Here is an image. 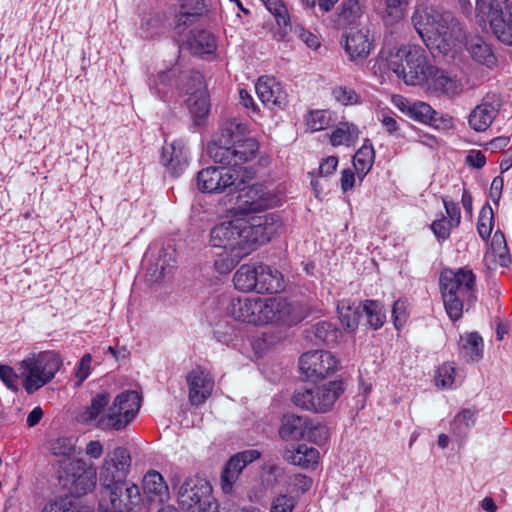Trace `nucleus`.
Listing matches in <instances>:
<instances>
[{
	"label": "nucleus",
	"instance_id": "nucleus-1",
	"mask_svg": "<svg viewBox=\"0 0 512 512\" xmlns=\"http://www.w3.org/2000/svg\"><path fill=\"white\" fill-rule=\"evenodd\" d=\"M277 203L278 199L262 185H253L239 196L236 206L228 212L231 219L210 231V245L223 249L228 255L215 262L218 272L229 273L242 258L281 231L282 223L276 215H252Z\"/></svg>",
	"mask_w": 512,
	"mask_h": 512
},
{
	"label": "nucleus",
	"instance_id": "nucleus-2",
	"mask_svg": "<svg viewBox=\"0 0 512 512\" xmlns=\"http://www.w3.org/2000/svg\"><path fill=\"white\" fill-rule=\"evenodd\" d=\"M110 400L108 392L96 393L90 404L78 412L77 421L103 431L124 429L138 413L141 398L135 391H124L115 397L111 405Z\"/></svg>",
	"mask_w": 512,
	"mask_h": 512
},
{
	"label": "nucleus",
	"instance_id": "nucleus-3",
	"mask_svg": "<svg viewBox=\"0 0 512 512\" xmlns=\"http://www.w3.org/2000/svg\"><path fill=\"white\" fill-rule=\"evenodd\" d=\"M248 126L236 120L225 122L218 141L208 145L209 156L218 163L240 165L253 160L258 151V143L251 137Z\"/></svg>",
	"mask_w": 512,
	"mask_h": 512
},
{
	"label": "nucleus",
	"instance_id": "nucleus-4",
	"mask_svg": "<svg viewBox=\"0 0 512 512\" xmlns=\"http://www.w3.org/2000/svg\"><path fill=\"white\" fill-rule=\"evenodd\" d=\"M412 23L428 48L447 50L462 35L458 21L449 12L419 5L412 15Z\"/></svg>",
	"mask_w": 512,
	"mask_h": 512
},
{
	"label": "nucleus",
	"instance_id": "nucleus-5",
	"mask_svg": "<svg viewBox=\"0 0 512 512\" xmlns=\"http://www.w3.org/2000/svg\"><path fill=\"white\" fill-rule=\"evenodd\" d=\"M130 466L131 456L126 448L117 447L106 454L99 471L102 486L101 507L115 510L124 505L125 490L129 486L126 477Z\"/></svg>",
	"mask_w": 512,
	"mask_h": 512
},
{
	"label": "nucleus",
	"instance_id": "nucleus-6",
	"mask_svg": "<svg viewBox=\"0 0 512 512\" xmlns=\"http://www.w3.org/2000/svg\"><path fill=\"white\" fill-rule=\"evenodd\" d=\"M475 274L467 268L446 269L440 276L444 307L452 321L462 317L476 300Z\"/></svg>",
	"mask_w": 512,
	"mask_h": 512
},
{
	"label": "nucleus",
	"instance_id": "nucleus-7",
	"mask_svg": "<svg viewBox=\"0 0 512 512\" xmlns=\"http://www.w3.org/2000/svg\"><path fill=\"white\" fill-rule=\"evenodd\" d=\"M387 67L407 85H424L429 81L433 65L426 51L418 45L406 44L383 52Z\"/></svg>",
	"mask_w": 512,
	"mask_h": 512
},
{
	"label": "nucleus",
	"instance_id": "nucleus-8",
	"mask_svg": "<svg viewBox=\"0 0 512 512\" xmlns=\"http://www.w3.org/2000/svg\"><path fill=\"white\" fill-rule=\"evenodd\" d=\"M233 283L237 290L244 293H277L285 288L283 275L263 263L241 265L233 275Z\"/></svg>",
	"mask_w": 512,
	"mask_h": 512
},
{
	"label": "nucleus",
	"instance_id": "nucleus-9",
	"mask_svg": "<svg viewBox=\"0 0 512 512\" xmlns=\"http://www.w3.org/2000/svg\"><path fill=\"white\" fill-rule=\"evenodd\" d=\"M62 361L54 351L30 353L18 363L22 384L28 394H33L49 383L59 371Z\"/></svg>",
	"mask_w": 512,
	"mask_h": 512
},
{
	"label": "nucleus",
	"instance_id": "nucleus-10",
	"mask_svg": "<svg viewBox=\"0 0 512 512\" xmlns=\"http://www.w3.org/2000/svg\"><path fill=\"white\" fill-rule=\"evenodd\" d=\"M217 167L210 166L197 174V187L203 193H223L227 189H240L253 178V171L244 164Z\"/></svg>",
	"mask_w": 512,
	"mask_h": 512
},
{
	"label": "nucleus",
	"instance_id": "nucleus-11",
	"mask_svg": "<svg viewBox=\"0 0 512 512\" xmlns=\"http://www.w3.org/2000/svg\"><path fill=\"white\" fill-rule=\"evenodd\" d=\"M344 391L343 381L333 380L296 391L293 395V402L303 410L313 413H326L333 408Z\"/></svg>",
	"mask_w": 512,
	"mask_h": 512
},
{
	"label": "nucleus",
	"instance_id": "nucleus-12",
	"mask_svg": "<svg viewBox=\"0 0 512 512\" xmlns=\"http://www.w3.org/2000/svg\"><path fill=\"white\" fill-rule=\"evenodd\" d=\"M178 503L184 512H218L210 483L198 476L188 477L180 485Z\"/></svg>",
	"mask_w": 512,
	"mask_h": 512
},
{
	"label": "nucleus",
	"instance_id": "nucleus-13",
	"mask_svg": "<svg viewBox=\"0 0 512 512\" xmlns=\"http://www.w3.org/2000/svg\"><path fill=\"white\" fill-rule=\"evenodd\" d=\"M264 327L287 329L305 317L303 307L282 296L264 297Z\"/></svg>",
	"mask_w": 512,
	"mask_h": 512
},
{
	"label": "nucleus",
	"instance_id": "nucleus-14",
	"mask_svg": "<svg viewBox=\"0 0 512 512\" xmlns=\"http://www.w3.org/2000/svg\"><path fill=\"white\" fill-rule=\"evenodd\" d=\"M229 316L255 327H264V297H236L227 306Z\"/></svg>",
	"mask_w": 512,
	"mask_h": 512
},
{
	"label": "nucleus",
	"instance_id": "nucleus-15",
	"mask_svg": "<svg viewBox=\"0 0 512 512\" xmlns=\"http://www.w3.org/2000/svg\"><path fill=\"white\" fill-rule=\"evenodd\" d=\"M299 367L308 379H321L337 370L338 361L329 351L314 350L301 355Z\"/></svg>",
	"mask_w": 512,
	"mask_h": 512
},
{
	"label": "nucleus",
	"instance_id": "nucleus-16",
	"mask_svg": "<svg viewBox=\"0 0 512 512\" xmlns=\"http://www.w3.org/2000/svg\"><path fill=\"white\" fill-rule=\"evenodd\" d=\"M343 38L345 52L355 63H362L374 47V37L367 26L350 27Z\"/></svg>",
	"mask_w": 512,
	"mask_h": 512
},
{
	"label": "nucleus",
	"instance_id": "nucleus-17",
	"mask_svg": "<svg viewBox=\"0 0 512 512\" xmlns=\"http://www.w3.org/2000/svg\"><path fill=\"white\" fill-rule=\"evenodd\" d=\"M188 386V400L191 405L203 404L211 395L214 389V379L209 371L197 366L186 376Z\"/></svg>",
	"mask_w": 512,
	"mask_h": 512
},
{
	"label": "nucleus",
	"instance_id": "nucleus-18",
	"mask_svg": "<svg viewBox=\"0 0 512 512\" xmlns=\"http://www.w3.org/2000/svg\"><path fill=\"white\" fill-rule=\"evenodd\" d=\"M258 98L270 110L282 109L288 103V95L282 84L272 76H261L255 84Z\"/></svg>",
	"mask_w": 512,
	"mask_h": 512
},
{
	"label": "nucleus",
	"instance_id": "nucleus-19",
	"mask_svg": "<svg viewBox=\"0 0 512 512\" xmlns=\"http://www.w3.org/2000/svg\"><path fill=\"white\" fill-rule=\"evenodd\" d=\"M260 452L257 450H246L231 457L221 473L220 485L225 494H231L233 486L247 464L257 460Z\"/></svg>",
	"mask_w": 512,
	"mask_h": 512
},
{
	"label": "nucleus",
	"instance_id": "nucleus-20",
	"mask_svg": "<svg viewBox=\"0 0 512 512\" xmlns=\"http://www.w3.org/2000/svg\"><path fill=\"white\" fill-rule=\"evenodd\" d=\"M500 106L498 96L486 95L482 102L471 111L468 119L470 127L477 132L486 131L496 118Z\"/></svg>",
	"mask_w": 512,
	"mask_h": 512
},
{
	"label": "nucleus",
	"instance_id": "nucleus-21",
	"mask_svg": "<svg viewBox=\"0 0 512 512\" xmlns=\"http://www.w3.org/2000/svg\"><path fill=\"white\" fill-rule=\"evenodd\" d=\"M144 498L150 504H163L170 498L169 487L164 477L156 470H149L143 477Z\"/></svg>",
	"mask_w": 512,
	"mask_h": 512
},
{
	"label": "nucleus",
	"instance_id": "nucleus-22",
	"mask_svg": "<svg viewBox=\"0 0 512 512\" xmlns=\"http://www.w3.org/2000/svg\"><path fill=\"white\" fill-rule=\"evenodd\" d=\"M205 10L203 0H181L174 11V29L182 32L202 16Z\"/></svg>",
	"mask_w": 512,
	"mask_h": 512
},
{
	"label": "nucleus",
	"instance_id": "nucleus-23",
	"mask_svg": "<svg viewBox=\"0 0 512 512\" xmlns=\"http://www.w3.org/2000/svg\"><path fill=\"white\" fill-rule=\"evenodd\" d=\"M191 79L193 80L196 89L194 92H190V89L186 90L187 93H190V96L187 99V105L195 123L200 124L209 112V103L204 90L202 76L199 73H194L191 76Z\"/></svg>",
	"mask_w": 512,
	"mask_h": 512
},
{
	"label": "nucleus",
	"instance_id": "nucleus-24",
	"mask_svg": "<svg viewBox=\"0 0 512 512\" xmlns=\"http://www.w3.org/2000/svg\"><path fill=\"white\" fill-rule=\"evenodd\" d=\"M161 162L173 175H179L188 163L185 144L182 141L166 144L162 149Z\"/></svg>",
	"mask_w": 512,
	"mask_h": 512
},
{
	"label": "nucleus",
	"instance_id": "nucleus-25",
	"mask_svg": "<svg viewBox=\"0 0 512 512\" xmlns=\"http://www.w3.org/2000/svg\"><path fill=\"white\" fill-rule=\"evenodd\" d=\"M425 84L429 89L448 95H459L463 89L461 82L456 78L447 74L445 71L433 66L429 81Z\"/></svg>",
	"mask_w": 512,
	"mask_h": 512
},
{
	"label": "nucleus",
	"instance_id": "nucleus-26",
	"mask_svg": "<svg viewBox=\"0 0 512 512\" xmlns=\"http://www.w3.org/2000/svg\"><path fill=\"white\" fill-rule=\"evenodd\" d=\"M282 455L288 463L304 469L315 468L320 459L319 451L306 444H299L295 449L286 448Z\"/></svg>",
	"mask_w": 512,
	"mask_h": 512
},
{
	"label": "nucleus",
	"instance_id": "nucleus-27",
	"mask_svg": "<svg viewBox=\"0 0 512 512\" xmlns=\"http://www.w3.org/2000/svg\"><path fill=\"white\" fill-rule=\"evenodd\" d=\"M310 419L295 414L284 415L279 429V435L283 440H299L307 436Z\"/></svg>",
	"mask_w": 512,
	"mask_h": 512
},
{
	"label": "nucleus",
	"instance_id": "nucleus-28",
	"mask_svg": "<svg viewBox=\"0 0 512 512\" xmlns=\"http://www.w3.org/2000/svg\"><path fill=\"white\" fill-rule=\"evenodd\" d=\"M485 261L489 268H496L497 265L507 267L511 263V256L502 232L494 233L490 248L485 255Z\"/></svg>",
	"mask_w": 512,
	"mask_h": 512
},
{
	"label": "nucleus",
	"instance_id": "nucleus-29",
	"mask_svg": "<svg viewBox=\"0 0 512 512\" xmlns=\"http://www.w3.org/2000/svg\"><path fill=\"white\" fill-rule=\"evenodd\" d=\"M488 20L495 36L504 44L512 46V14L499 13L491 4Z\"/></svg>",
	"mask_w": 512,
	"mask_h": 512
},
{
	"label": "nucleus",
	"instance_id": "nucleus-30",
	"mask_svg": "<svg viewBox=\"0 0 512 512\" xmlns=\"http://www.w3.org/2000/svg\"><path fill=\"white\" fill-rule=\"evenodd\" d=\"M267 10L275 17L279 30L275 32L274 37L278 41L287 38L288 30H292L290 17L287 7L282 0H261Z\"/></svg>",
	"mask_w": 512,
	"mask_h": 512
},
{
	"label": "nucleus",
	"instance_id": "nucleus-31",
	"mask_svg": "<svg viewBox=\"0 0 512 512\" xmlns=\"http://www.w3.org/2000/svg\"><path fill=\"white\" fill-rule=\"evenodd\" d=\"M466 50L471 58L488 67L496 62V57L493 53L492 47L482 37L471 36L466 40Z\"/></svg>",
	"mask_w": 512,
	"mask_h": 512
},
{
	"label": "nucleus",
	"instance_id": "nucleus-32",
	"mask_svg": "<svg viewBox=\"0 0 512 512\" xmlns=\"http://www.w3.org/2000/svg\"><path fill=\"white\" fill-rule=\"evenodd\" d=\"M187 45L191 53L199 56L213 54L217 47L214 36L206 30L191 32Z\"/></svg>",
	"mask_w": 512,
	"mask_h": 512
},
{
	"label": "nucleus",
	"instance_id": "nucleus-33",
	"mask_svg": "<svg viewBox=\"0 0 512 512\" xmlns=\"http://www.w3.org/2000/svg\"><path fill=\"white\" fill-rule=\"evenodd\" d=\"M359 129L356 125L349 122H340L331 132L329 139L332 146L354 145L359 139Z\"/></svg>",
	"mask_w": 512,
	"mask_h": 512
},
{
	"label": "nucleus",
	"instance_id": "nucleus-34",
	"mask_svg": "<svg viewBox=\"0 0 512 512\" xmlns=\"http://www.w3.org/2000/svg\"><path fill=\"white\" fill-rule=\"evenodd\" d=\"M175 267V260L171 254L164 253L160 255L155 263L147 268V280L150 282H160L171 275Z\"/></svg>",
	"mask_w": 512,
	"mask_h": 512
},
{
	"label": "nucleus",
	"instance_id": "nucleus-35",
	"mask_svg": "<svg viewBox=\"0 0 512 512\" xmlns=\"http://www.w3.org/2000/svg\"><path fill=\"white\" fill-rule=\"evenodd\" d=\"M375 159L374 148L366 142L358 149L353 157V165L360 181L371 170Z\"/></svg>",
	"mask_w": 512,
	"mask_h": 512
},
{
	"label": "nucleus",
	"instance_id": "nucleus-36",
	"mask_svg": "<svg viewBox=\"0 0 512 512\" xmlns=\"http://www.w3.org/2000/svg\"><path fill=\"white\" fill-rule=\"evenodd\" d=\"M478 410L465 408L458 412L451 422V432L458 437H465L467 432L475 425Z\"/></svg>",
	"mask_w": 512,
	"mask_h": 512
},
{
	"label": "nucleus",
	"instance_id": "nucleus-37",
	"mask_svg": "<svg viewBox=\"0 0 512 512\" xmlns=\"http://www.w3.org/2000/svg\"><path fill=\"white\" fill-rule=\"evenodd\" d=\"M337 310L343 327L349 331H354L359 323L360 306H355L349 301L342 300L338 303Z\"/></svg>",
	"mask_w": 512,
	"mask_h": 512
},
{
	"label": "nucleus",
	"instance_id": "nucleus-38",
	"mask_svg": "<svg viewBox=\"0 0 512 512\" xmlns=\"http://www.w3.org/2000/svg\"><path fill=\"white\" fill-rule=\"evenodd\" d=\"M314 334L319 341L327 345L337 344L343 338V332L333 323L326 321L316 324Z\"/></svg>",
	"mask_w": 512,
	"mask_h": 512
},
{
	"label": "nucleus",
	"instance_id": "nucleus-39",
	"mask_svg": "<svg viewBox=\"0 0 512 512\" xmlns=\"http://www.w3.org/2000/svg\"><path fill=\"white\" fill-rule=\"evenodd\" d=\"M462 353L472 361L482 357L483 339L477 333H470L461 338Z\"/></svg>",
	"mask_w": 512,
	"mask_h": 512
},
{
	"label": "nucleus",
	"instance_id": "nucleus-40",
	"mask_svg": "<svg viewBox=\"0 0 512 512\" xmlns=\"http://www.w3.org/2000/svg\"><path fill=\"white\" fill-rule=\"evenodd\" d=\"M436 111L428 104L422 101L412 103L409 117L423 124L431 125L436 120Z\"/></svg>",
	"mask_w": 512,
	"mask_h": 512
},
{
	"label": "nucleus",
	"instance_id": "nucleus-41",
	"mask_svg": "<svg viewBox=\"0 0 512 512\" xmlns=\"http://www.w3.org/2000/svg\"><path fill=\"white\" fill-rule=\"evenodd\" d=\"M363 311L365 312L368 324L373 329H379L385 322V312L383 307L374 300H366L363 304Z\"/></svg>",
	"mask_w": 512,
	"mask_h": 512
},
{
	"label": "nucleus",
	"instance_id": "nucleus-42",
	"mask_svg": "<svg viewBox=\"0 0 512 512\" xmlns=\"http://www.w3.org/2000/svg\"><path fill=\"white\" fill-rule=\"evenodd\" d=\"M176 76V70L170 69L168 71H161L155 77L149 80V86L155 90L158 95L163 97L166 94V88L173 84Z\"/></svg>",
	"mask_w": 512,
	"mask_h": 512
},
{
	"label": "nucleus",
	"instance_id": "nucleus-43",
	"mask_svg": "<svg viewBox=\"0 0 512 512\" xmlns=\"http://www.w3.org/2000/svg\"><path fill=\"white\" fill-rule=\"evenodd\" d=\"M96 485V470L90 468L79 475L74 481V491L78 495L86 494Z\"/></svg>",
	"mask_w": 512,
	"mask_h": 512
},
{
	"label": "nucleus",
	"instance_id": "nucleus-44",
	"mask_svg": "<svg viewBox=\"0 0 512 512\" xmlns=\"http://www.w3.org/2000/svg\"><path fill=\"white\" fill-rule=\"evenodd\" d=\"M456 377V369L451 363L441 365L435 375L436 386L448 389L452 388Z\"/></svg>",
	"mask_w": 512,
	"mask_h": 512
},
{
	"label": "nucleus",
	"instance_id": "nucleus-45",
	"mask_svg": "<svg viewBox=\"0 0 512 512\" xmlns=\"http://www.w3.org/2000/svg\"><path fill=\"white\" fill-rule=\"evenodd\" d=\"M493 228V211L489 205L482 207L477 223V230L482 239H487Z\"/></svg>",
	"mask_w": 512,
	"mask_h": 512
},
{
	"label": "nucleus",
	"instance_id": "nucleus-46",
	"mask_svg": "<svg viewBox=\"0 0 512 512\" xmlns=\"http://www.w3.org/2000/svg\"><path fill=\"white\" fill-rule=\"evenodd\" d=\"M290 34H294L298 39L305 43L307 47L311 49H317L320 46V40L318 36L306 30L301 25L292 26V30H288V36L285 40L292 39Z\"/></svg>",
	"mask_w": 512,
	"mask_h": 512
},
{
	"label": "nucleus",
	"instance_id": "nucleus-47",
	"mask_svg": "<svg viewBox=\"0 0 512 512\" xmlns=\"http://www.w3.org/2000/svg\"><path fill=\"white\" fill-rule=\"evenodd\" d=\"M330 122L331 113L327 110L312 111L306 119V124L312 131L323 130Z\"/></svg>",
	"mask_w": 512,
	"mask_h": 512
},
{
	"label": "nucleus",
	"instance_id": "nucleus-48",
	"mask_svg": "<svg viewBox=\"0 0 512 512\" xmlns=\"http://www.w3.org/2000/svg\"><path fill=\"white\" fill-rule=\"evenodd\" d=\"M74 442L69 437H59L49 444V450L55 456L69 457L74 453Z\"/></svg>",
	"mask_w": 512,
	"mask_h": 512
},
{
	"label": "nucleus",
	"instance_id": "nucleus-49",
	"mask_svg": "<svg viewBox=\"0 0 512 512\" xmlns=\"http://www.w3.org/2000/svg\"><path fill=\"white\" fill-rule=\"evenodd\" d=\"M19 377L13 367L0 364V380L9 390L13 392L19 390Z\"/></svg>",
	"mask_w": 512,
	"mask_h": 512
},
{
	"label": "nucleus",
	"instance_id": "nucleus-50",
	"mask_svg": "<svg viewBox=\"0 0 512 512\" xmlns=\"http://www.w3.org/2000/svg\"><path fill=\"white\" fill-rule=\"evenodd\" d=\"M42 512H80L77 504L70 497L56 499L54 502L47 504Z\"/></svg>",
	"mask_w": 512,
	"mask_h": 512
},
{
	"label": "nucleus",
	"instance_id": "nucleus-51",
	"mask_svg": "<svg viewBox=\"0 0 512 512\" xmlns=\"http://www.w3.org/2000/svg\"><path fill=\"white\" fill-rule=\"evenodd\" d=\"M336 101L343 105H354L360 102V96L351 88L338 86L333 90Z\"/></svg>",
	"mask_w": 512,
	"mask_h": 512
},
{
	"label": "nucleus",
	"instance_id": "nucleus-52",
	"mask_svg": "<svg viewBox=\"0 0 512 512\" xmlns=\"http://www.w3.org/2000/svg\"><path fill=\"white\" fill-rule=\"evenodd\" d=\"M392 317L396 329H400L409 317L408 302L405 299L395 301L392 308Z\"/></svg>",
	"mask_w": 512,
	"mask_h": 512
},
{
	"label": "nucleus",
	"instance_id": "nucleus-53",
	"mask_svg": "<svg viewBox=\"0 0 512 512\" xmlns=\"http://www.w3.org/2000/svg\"><path fill=\"white\" fill-rule=\"evenodd\" d=\"M309 426L310 427L307 431V436L305 437L306 439L316 444L326 442V440L328 439V429L326 426L320 423H315L312 420H310Z\"/></svg>",
	"mask_w": 512,
	"mask_h": 512
},
{
	"label": "nucleus",
	"instance_id": "nucleus-54",
	"mask_svg": "<svg viewBox=\"0 0 512 512\" xmlns=\"http://www.w3.org/2000/svg\"><path fill=\"white\" fill-rule=\"evenodd\" d=\"M455 227L456 226L445 217L437 219L431 224V229L439 240H446L450 236L451 230Z\"/></svg>",
	"mask_w": 512,
	"mask_h": 512
},
{
	"label": "nucleus",
	"instance_id": "nucleus-55",
	"mask_svg": "<svg viewBox=\"0 0 512 512\" xmlns=\"http://www.w3.org/2000/svg\"><path fill=\"white\" fill-rule=\"evenodd\" d=\"M295 504L293 497L286 494L279 495L273 499L270 512H292Z\"/></svg>",
	"mask_w": 512,
	"mask_h": 512
},
{
	"label": "nucleus",
	"instance_id": "nucleus-56",
	"mask_svg": "<svg viewBox=\"0 0 512 512\" xmlns=\"http://www.w3.org/2000/svg\"><path fill=\"white\" fill-rule=\"evenodd\" d=\"M141 500L140 489L136 484L129 485L125 490V500L122 512H130Z\"/></svg>",
	"mask_w": 512,
	"mask_h": 512
},
{
	"label": "nucleus",
	"instance_id": "nucleus-57",
	"mask_svg": "<svg viewBox=\"0 0 512 512\" xmlns=\"http://www.w3.org/2000/svg\"><path fill=\"white\" fill-rule=\"evenodd\" d=\"M239 98L241 104L248 110L250 117L260 115V109L258 105L255 103L252 95L247 90L240 89Z\"/></svg>",
	"mask_w": 512,
	"mask_h": 512
},
{
	"label": "nucleus",
	"instance_id": "nucleus-58",
	"mask_svg": "<svg viewBox=\"0 0 512 512\" xmlns=\"http://www.w3.org/2000/svg\"><path fill=\"white\" fill-rule=\"evenodd\" d=\"M443 204L448 215V220L451 221L454 226H459L461 222L460 208L457 203L449 200L447 197H443Z\"/></svg>",
	"mask_w": 512,
	"mask_h": 512
},
{
	"label": "nucleus",
	"instance_id": "nucleus-59",
	"mask_svg": "<svg viewBox=\"0 0 512 512\" xmlns=\"http://www.w3.org/2000/svg\"><path fill=\"white\" fill-rule=\"evenodd\" d=\"M92 357L90 354H85L77 368L75 376L78 378V385H80L90 374V365Z\"/></svg>",
	"mask_w": 512,
	"mask_h": 512
},
{
	"label": "nucleus",
	"instance_id": "nucleus-60",
	"mask_svg": "<svg viewBox=\"0 0 512 512\" xmlns=\"http://www.w3.org/2000/svg\"><path fill=\"white\" fill-rule=\"evenodd\" d=\"M338 166V158L335 156H328L324 158L319 165L320 176H329L333 174Z\"/></svg>",
	"mask_w": 512,
	"mask_h": 512
},
{
	"label": "nucleus",
	"instance_id": "nucleus-61",
	"mask_svg": "<svg viewBox=\"0 0 512 512\" xmlns=\"http://www.w3.org/2000/svg\"><path fill=\"white\" fill-rule=\"evenodd\" d=\"M466 162L474 167V168H477V169H480L482 168L485 163H486V157L485 155L479 151V150H471L469 151L467 157H466Z\"/></svg>",
	"mask_w": 512,
	"mask_h": 512
},
{
	"label": "nucleus",
	"instance_id": "nucleus-62",
	"mask_svg": "<svg viewBox=\"0 0 512 512\" xmlns=\"http://www.w3.org/2000/svg\"><path fill=\"white\" fill-rule=\"evenodd\" d=\"M291 484L295 490L301 491L304 493L310 489V487L312 485V480L309 477H307L306 475L296 474V475H294Z\"/></svg>",
	"mask_w": 512,
	"mask_h": 512
},
{
	"label": "nucleus",
	"instance_id": "nucleus-63",
	"mask_svg": "<svg viewBox=\"0 0 512 512\" xmlns=\"http://www.w3.org/2000/svg\"><path fill=\"white\" fill-rule=\"evenodd\" d=\"M391 103L396 107L399 111L406 114L407 116L410 113L411 106L413 102H410L407 98L402 95H392Z\"/></svg>",
	"mask_w": 512,
	"mask_h": 512
},
{
	"label": "nucleus",
	"instance_id": "nucleus-64",
	"mask_svg": "<svg viewBox=\"0 0 512 512\" xmlns=\"http://www.w3.org/2000/svg\"><path fill=\"white\" fill-rule=\"evenodd\" d=\"M355 174L350 169H345L341 173V188L344 192H347L349 190H352L355 184Z\"/></svg>",
	"mask_w": 512,
	"mask_h": 512
}]
</instances>
